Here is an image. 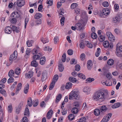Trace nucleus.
I'll return each instance as SVG.
<instances>
[{
    "instance_id": "15",
    "label": "nucleus",
    "mask_w": 122,
    "mask_h": 122,
    "mask_svg": "<svg viewBox=\"0 0 122 122\" xmlns=\"http://www.w3.org/2000/svg\"><path fill=\"white\" fill-rule=\"evenodd\" d=\"M75 27L77 30H80L82 28V25L81 23H77L75 25Z\"/></svg>"
},
{
    "instance_id": "8",
    "label": "nucleus",
    "mask_w": 122,
    "mask_h": 122,
    "mask_svg": "<svg viewBox=\"0 0 122 122\" xmlns=\"http://www.w3.org/2000/svg\"><path fill=\"white\" fill-rule=\"evenodd\" d=\"M101 114L106 112L108 108L105 105H103L99 107Z\"/></svg>"
},
{
    "instance_id": "23",
    "label": "nucleus",
    "mask_w": 122,
    "mask_h": 122,
    "mask_svg": "<svg viewBox=\"0 0 122 122\" xmlns=\"http://www.w3.org/2000/svg\"><path fill=\"white\" fill-rule=\"evenodd\" d=\"M72 83L70 82H68L66 85L65 88L66 89H69L72 86Z\"/></svg>"
},
{
    "instance_id": "52",
    "label": "nucleus",
    "mask_w": 122,
    "mask_h": 122,
    "mask_svg": "<svg viewBox=\"0 0 122 122\" xmlns=\"http://www.w3.org/2000/svg\"><path fill=\"white\" fill-rule=\"evenodd\" d=\"M0 93L5 96L6 95L5 91L4 89H2L0 90Z\"/></svg>"
},
{
    "instance_id": "29",
    "label": "nucleus",
    "mask_w": 122,
    "mask_h": 122,
    "mask_svg": "<svg viewBox=\"0 0 122 122\" xmlns=\"http://www.w3.org/2000/svg\"><path fill=\"white\" fill-rule=\"evenodd\" d=\"M114 61L112 59H109L107 62V64L111 66L113 65L114 63Z\"/></svg>"
},
{
    "instance_id": "33",
    "label": "nucleus",
    "mask_w": 122,
    "mask_h": 122,
    "mask_svg": "<svg viewBox=\"0 0 122 122\" xmlns=\"http://www.w3.org/2000/svg\"><path fill=\"white\" fill-rule=\"evenodd\" d=\"M30 112L28 109L27 108H26L25 109L24 112V115L27 116H29Z\"/></svg>"
},
{
    "instance_id": "55",
    "label": "nucleus",
    "mask_w": 122,
    "mask_h": 122,
    "mask_svg": "<svg viewBox=\"0 0 122 122\" xmlns=\"http://www.w3.org/2000/svg\"><path fill=\"white\" fill-rule=\"evenodd\" d=\"M70 63L71 64H75L76 63V61L75 59L73 58L71 59L70 61Z\"/></svg>"
},
{
    "instance_id": "37",
    "label": "nucleus",
    "mask_w": 122,
    "mask_h": 122,
    "mask_svg": "<svg viewBox=\"0 0 122 122\" xmlns=\"http://www.w3.org/2000/svg\"><path fill=\"white\" fill-rule=\"evenodd\" d=\"M78 75L79 77L84 80L86 79V77L85 76L81 73H79L78 74Z\"/></svg>"
},
{
    "instance_id": "9",
    "label": "nucleus",
    "mask_w": 122,
    "mask_h": 122,
    "mask_svg": "<svg viewBox=\"0 0 122 122\" xmlns=\"http://www.w3.org/2000/svg\"><path fill=\"white\" fill-rule=\"evenodd\" d=\"M47 73L46 71H44L42 73V77L41 78V80L42 81H45L47 79Z\"/></svg>"
},
{
    "instance_id": "25",
    "label": "nucleus",
    "mask_w": 122,
    "mask_h": 122,
    "mask_svg": "<svg viewBox=\"0 0 122 122\" xmlns=\"http://www.w3.org/2000/svg\"><path fill=\"white\" fill-rule=\"evenodd\" d=\"M14 71L12 70H10L8 73V76L10 77H12L14 76Z\"/></svg>"
},
{
    "instance_id": "6",
    "label": "nucleus",
    "mask_w": 122,
    "mask_h": 122,
    "mask_svg": "<svg viewBox=\"0 0 122 122\" xmlns=\"http://www.w3.org/2000/svg\"><path fill=\"white\" fill-rule=\"evenodd\" d=\"M17 3L18 6L21 7L25 5V2L24 0H17Z\"/></svg>"
},
{
    "instance_id": "21",
    "label": "nucleus",
    "mask_w": 122,
    "mask_h": 122,
    "mask_svg": "<svg viewBox=\"0 0 122 122\" xmlns=\"http://www.w3.org/2000/svg\"><path fill=\"white\" fill-rule=\"evenodd\" d=\"M31 64L32 66L36 67L38 66V62L36 61L33 60L31 62Z\"/></svg>"
},
{
    "instance_id": "13",
    "label": "nucleus",
    "mask_w": 122,
    "mask_h": 122,
    "mask_svg": "<svg viewBox=\"0 0 122 122\" xmlns=\"http://www.w3.org/2000/svg\"><path fill=\"white\" fill-rule=\"evenodd\" d=\"M11 29L13 31H15L17 33L19 32L20 30V29L15 26H12L11 27Z\"/></svg>"
},
{
    "instance_id": "2",
    "label": "nucleus",
    "mask_w": 122,
    "mask_h": 122,
    "mask_svg": "<svg viewBox=\"0 0 122 122\" xmlns=\"http://www.w3.org/2000/svg\"><path fill=\"white\" fill-rule=\"evenodd\" d=\"M80 98L79 95V92L76 89H74L70 93L69 99L70 100L74 99L78 100Z\"/></svg>"
},
{
    "instance_id": "31",
    "label": "nucleus",
    "mask_w": 122,
    "mask_h": 122,
    "mask_svg": "<svg viewBox=\"0 0 122 122\" xmlns=\"http://www.w3.org/2000/svg\"><path fill=\"white\" fill-rule=\"evenodd\" d=\"M61 95L60 94H59L57 96L56 100V103H57L60 101L61 98Z\"/></svg>"
},
{
    "instance_id": "3",
    "label": "nucleus",
    "mask_w": 122,
    "mask_h": 122,
    "mask_svg": "<svg viewBox=\"0 0 122 122\" xmlns=\"http://www.w3.org/2000/svg\"><path fill=\"white\" fill-rule=\"evenodd\" d=\"M17 51H15L10 56L9 60L11 63L17 58Z\"/></svg>"
},
{
    "instance_id": "46",
    "label": "nucleus",
    "mask_w": 122,
    "mask_h": 122,
    "mask_svg": "<svg viewBox=\"0 0 122 122\" xmlns=\"http://www.w3.org/2000/svg\"><path fill=\"white\" fill-rule=\"evenodd\" d=\"M66 56L65 53H64L62 57V60L63 62H65L66 59Z\"/></svg>"
},
{
    "instance_id": "49",
    "label": "nucleus",
    "mask_w": 122,
    "mask_h": 122,
    "mask_svg": "<svg viewBox=\"0 0 122 122\" xmlns=\"http://www.w3.org/2000/svg\"><path fill=\"white\" fill-rule=\"evenodd\" d=\"M28 122V120L27 117H24L22 118L21 122Z\"/></svg>"
},
{
    "instance_id": "28",
    "label": "nucleus",
    "mask_w": 122,
    "mask_h": 122,
    "mask_svg": "<svg viewBox=\"0 0 122 122\" xmlns=\"http://www.w3.org/2000/svg\"><path fill=\"white\" fill-rule=\"evenodd\" d=\"M42 16V14L39 13H36L35 15V18L36 19H38Z\"/></svg>"
},
{
    "instance_id": "32",
    "label": "nucleus",
    "mask_w": 122,
    "mask_h": 122,
    "mask_svg": "<svg viewBox=\"0 0 122 122\" xmlns=\"http://www.w3.org/2000/svg\"><path fill=\"white\" fill-rule=\"evenodd\" d=\"M78 112V108L73 107L72 109L71 112L73 113H77Z\"/></svg>"
},
{
    "instance_id": "26",
    "label": "nucleus",
    "mask_w": 122,
    "mask_h": 122,
    "mask_svg": "<svg viewBox=\"0 0 122 122\" xmlns=\"http://www.w3.org/2000/svg\"><path fill=\"white\" fill-rule=\"evenodd\" d=\"M27 104L29 107H31L32 106V103L31 97H29L28 98L27 101Z\"/></svg>"
},
{
    "instance_id": "63",
    "label": "nucleus",
    "mask_w": 122,
    "mask_h": 122,
    "mask_svg": "<svg viewBox=\"0 0 122 122\" xmlns=\"http://www.w3.org/2000/svg\"><path fill=\"white\" fill-rule=\"evenodd\" d=\"M73 105L76 107L78 108L79 106V103L77 102H75L73 103Z\"/></svg>"
},
{
    "instance_id": "62",
    "label": "nucleus",
    "mask_w": 122,
    "mask_h": 122,
    "mask_svg": "<svg viewBox=\"0 0 122 122\" xmlns=\"http://www.w3.org/2000/svg\"><path fill=\"white\" fill-rule=\"evenodd\" d=\"M59 37L58 36H56L54 38V43L55 44H56L57 41L59 40Z\"/></svg>"
},
{
    "instance_id": "30",
    "label": "nucleus",
    "mask_w": 122,
    "mask_h": 122,
    "mask_svg": "<svg viewBox=\"0 0 122 122\" xmlns=\"http://www.w3.org/2000/svg\"><path fill=\"white\" fill-rule=\"evenodd\" d=\"M21 72V69L19 68H17L15 70V73L17 75H19Z\"/></svg>"
},
{
    "instance_id": "41",
    "label": "nucleus",
    "mask_w": 122,
    "mask_h": 122,
    "mask_svg": "<svg viewBox=\"0 0 122 122\" xmlns=\"http://www.w3.org/2000/svg\"><path fill=\"white\" fill-rule=\"evenodd\" d=\"M94 80V79L93 78H91L90 77L87 78L86 80V83L87 82H91L93 81Z\"/></svg>"
},
{
    "instance_id": "20",
    "label": "nucleus",
    "mask_w": 122,
    "mask_h": 122,
    "mask_svg": "<svg viewBox=\"0 0 122 122\" xmlns=\"http://www.w3.org/2000/svg\"><path fill=\"white\" fill-rule=\"evenodd\" d=\"M29 88V85L28 83H27L24 89V92L25 94H26L28 93V91Z\"/></svg>"
},
{
    "instance_id": "47",
    "label": "nucleus",
    "mask_w": 122,
    "mask_h": 122,
    "mask_svg": "<svg viewBox=\"0 0 122 122\" xmlns=\"http://www.w3.org/2000/svg\"><path fill=\"white\" fill-rule=\"evenodd\" d=\"M77 122H86V118L84 117H82Z\"/></svg>"
},
{
    "instance_id": "4",
    "label": "nucleus",
    "mask_w": 122,
    "mask_h": 122,
    "mask_svg": "<svg viewBox=\"0 0 122 122\" xmlns=\"http://www.w3.org/2000/svg\"><path fill=\"white\" fill-rule=\"evenodd\" d=\"M112 115L111 113L107 114L104 116L101 122H107L109 119Z\"/></svg>"
},
{
    "instance_id": "34",
    "label": "nucleus",
    "mask_w": 122,
    "mask_h": 122,
    "mask_svg": "<svg viewBox=\"0 0 122 122\" xmlns=\"http://www.w3.org/2000/svg\"><path fill=\"white\" fill-rule=\"evenodd\" d=\"M104 46L106 48L109 47V42L107 41H104L103 43Z\"/></svg>"
},
{
    "instance_id": "16",
    "label": "nucleus",
    "mask_w": 122,
    "mask_h": 122,
    "mask_svg": "<svg viewBox=\"0 0 122 122\" xmlns=\"http://www.w3.org/2000/svg\"><path fill=\"white\" fill-rule=\"evenodd\" d=\"M103 14V15H108L110 13L109 10L107 8H105L102 10Z\"/></svg>"
},
{
    "instance_id": "11",
    "label": "nucleus",
    "mask_w": 122,
    "mask_h": 122,
    "mask_svg": "<svg viewBox=\"0 0 122 122\" xmlns=\"http://www.w3.org/2000/svg\"><path fill=\"white\" fill-rule=\"evenodd\" d=\"M6 33L10 34L11 32V28L9 26L6 27L4 29Z\"/></svg>"
},
{
    "instance_id": "1",
    "label": "nucleus",
    "mask_w": 122,
    "mask_h": 122,
    "mask_svg": "<svg viewBox=\"0 0 122 122\" xmlns=\"http://www.w3.org/2000/svg\"><path fill=\"white\" fill-rule=\"evenodd\" d=\"M108 96L107 91L106 92L105 94L103 92H100L95 94L93 97V99L96 101L102 102L105 100L106 96Z\"/></svg>"
},
{
    "instance_id": "5",
    "label": "nucleus",
    "mask_w": 122,
    "mask_h": 122,
    "mask_svg": "<svg viewBox=\"0 0 122 122\" xmlns=\"http://www.w3.org/2000/svg\"><path fill=\"white\" fill-rule=\"evenodd\" d=\"M23 105V102H21L19 104L18 107L16 108L15 112L17 114H18L20 112L21 109V107Z\"/></svg>"
},
{
    "instance_id": "45",
    "label": "nucleus",
    "mask_w": 122,
    "mask_h": 122,
    "mask_svg": "<svg viewBox=\"0 0 122 122\" xmlns=\"http://www.w3.org/2000/svg\"><path fill=\"white\" fill-rule=\"evenodd\" d=\"M78 6V4L76 3H73L71 5V7L72 9H73L75 8L77 6Z\"/></svg>"
},
{
    "instance_id": "14",
    "label": "nucleus",
    "mask_w": 122,
    "mask_h": 122,
    "mask_svg": "<svg viewBox=\"0 0 122 122\" xmlns=\"http://www.w3.org/2000/svg\"><path fill=\"white\" fill-rule=\"evenodd\" d=\"M53 112V111L52 110H50L48 112L46 117L47 119H49L51 118Z\"/></svg>"
},
{
    "instance_id": "35",
    "label": "nucleus",
    "mask_w": 122,
    "mask_h": 122,
    "mask_svg": "<svg viewBox=\"0 0 122 122\" xmlns=\"http://www.w3.org/2000/svg\"><path fill=\"white\" fill-rule=\"evenodd\" d=\"M58 78V76L57 75H55L52 81L54 82L55 83L57 81Z\"/></svg>"
},
{
    "instance_id": "17",
    "label": "nucleus",
    "mask_w": 122,
    "mask_h": 122,
    "mask_svg": "<svg viewBox=\"0 0 122 122\" xmlns=\"http://www.w3.org/2000/svg\"><path fill=\"white\" fill-rule=\"evenodd\" d=\"M87 68L89 70L91 69V67L92 65V61L91 60H88L87 64Z\"/></svg>"
},
{
    "instance_id": "59",
    "label": "nucleus",
    "mask_w": 122,
    "mask_h": 122,
    "mask_svg": "<svg viewBox=\"0 0 122 122\" xmlns=\"http://www.w3.org/2000/svg\"><path fill=\"white\" fill-rule=\"evenodd\" d=\"M8 109L9 112L11 113L12 110V107L11 105H9L8 107Z\"/></svg>"
},
{
    "instance_id": "38",
    "label": "nucleus",
    "mask_w": 122,
    "mask_h": 122,
    "mask_svg": "<svg viewBox=\"0 0 122 122\" xmlns=\"http://www.w3.org/2000/svg\"><path fill=\"white\" fill-rule=\"evenodd\" d=\"M108 39L109 40L111 41V42H113L115 40L114 37L112 34L109 37Z\"/></svg>"
},
{
    "instance_id": "10",
    "label": "nucleus",
    "mask_w": 122,
    "mask_h": 122,
    "mask_svg": "<svg viewBox=\"0 0 122 122\" xmlns=\"http://www.w3.org/2000/svg\"><path fill=\"white\" fill-rule=\"evenodd\" d=\"M38 54L39 55H35L33 56V60L36 61L37 60H39L40 58V57L43 55L41 53H39Z\"/></svg>"
},
{
    "instance_id": "54",
    "label": "nucleus",
    "mask_w": 122,
    "mask_h": 122,
    "mask_svg": "<svg viewBox=\"0 0 122 122\" xmlns=\"http://www.w3.org/2000/svg\"><path fill=\"white\" fill-rule=\"evenodd\" d=\"M65 17H62L60 20L62 26H63L64 25V23L65 20Z\"/></svg>"
},
{
    "instance_id": "48",
    "label": "nucleus",
    "mask_w": 122,
    "mask_h": 122,
    "mask_svg": "<svg viewBox=\"0 0 122 122\" xmlns=\"http://www.w3.org/2000/svg\"><path fill=\"white\" fill-rule=\"evenodd\" d=\"M67 52L69 55H71L73 54V52L72 50L70 49L68 50Z\"/></svg>"
},
{
    "instance_id": "60",
    "label": "nucleus",
    "mask_w": 122,
    "mask_h": 122,
    "mask_svg": "<svg viewBox=\"0 0 122 122\" xmlns=\"http://www.w3.org/2000/svg\"><path fill=\"white\" fill-rule=\"evenodd\" d=\"M31 51V49L29 48H27L26 51V54L29 55L30 52Z\"/></svg>"
},
{
    "instance_id": "40",
    "label": "nucleus",
    "mask_w": 122,
    "mask_h": 122,
    "mask_svg": "<svg viewBox=\"0 0 122 122\" xmlns=\"http://www.w3.org/2000/svg\"><path fill=\"white\" fill-rule=\"evenodd\" d=\"M69 81L72 82H76V78L73 77H70L69 78Z\"/></svg>"
},
{
    "instance_id": "57",
    "label": "nucleus",
    "mask_w": 122,
    "mask_h": 122,
    "mask_svg": "<svg viewBox=\"0 0 122 122\" xmlns=\"http://www.w3.org/2000/svg\"><path fill=\"white\" fill-rule=\"evenodd\" d=\"M85 55L84 53H82L81 55L80 58L81 60H83L85 59Z\"/></svg>"
},
{
    "instance_id": "42",
    "label": "nucleus",
    "mask_w": 122,
    "mask_h": 122,
    "mask_svg": "<svg viewBox=\"0 0 122 122\" xmlns=\"http://www.w3.org/2000/svg\"><path fill=\"white\" fill-rule=\"evenodd\" d=\"M41 41L44 44L46 42H48L49 41L46 38H44L43 37L41 38Z\"/></svg>"
},
{
    "instance_id": "22",
    "label": "nucleus",
    "mask_w": 122,
    "mask_h": 122,
    "mask_svg": "<svg viewBox=\"0 0 122 122\" xmlns=\"http://www.w3.org/2000/svg\"><path fill=\"white\" fill-rule=\"evenodd\" d=\"M58 69L59 71L61 72H62L64 69V67L62 64L60 63L58 64Z\"/></svg>"
},
{
    "instance_id": "56",
    "label": "nucleus",
    "mask_w": 122,
    "mask_h": 122,
    "mask_svg": "<svg viewBox=\"0 0 122 122\" xmlns=\"http://www.w3.org/2000/svg\"><path fill=\"white\" fill-rule=\"evenodd\" d=\"M108 3L106 1L102 3V6L105 7H107L108 6Z\"/></svg>"
},
{
    "instance_id": "44",
    "label": "nucleus",
    "mask_w": 122,
    "mask_h": 122,
    "mask_svg": "<svg viewBox=\"0 0 122 122\" xmlns=\"http://www.w3.org/2000/svg\"><path fill=\"white\" fill-rule=\"evenodd\" d=\"M55 84V83L52 81L49 86V90H51L52 89L54 86Z\"/></svg>"
},
{
    "instance_id": "53",
    "label": "nucleus",
    "mask_w": 122,
    "mask_h": 122,
    "mask_svg": "<svg viewBox=\"0 0 122 122\" xmlns=\"http://www.w3.org/2000/svg\"><path fill=\"white\" fill-rule=\"evenodd\" d=\"M14 80L13 78L12 77H10L8 80V82L10 83L13 82L14 81Z\"/></svg>"
},
{
    "instance_id": "36",
    "label": "nucleus",
    "mask_w": 122,
    "mask_h": 122,
    "mask_svg": "<svg viewBox=\"0 0 122 122\" xmlns=\"http://www.w3.org/2000/svg\"><path fill=\"white\" fill-rule=\"evenodd\" d=\"M12 19L10 18L9 19V20L10 21L12 24H15L17 22V20L16 19L12 18Z\"/></svg>"
},
{
    "instance_id": "43",
    "label": "nucleus",
    "mask_w": 122,
    "mask_h": 122,
    "mask_svg": "<svg viewBox=\"0 0 122 122\" xmlns=\"http://www.w3.org/2000/svg\"><path fill=\"white\" fill-rule=\"evenodd\" d=\"M91 37L93 39H96L97 38V36L96 34L93 32L91 33Z\"/></svg>"
},
{
    "instance_id": "58",
    "label": "nucleus",
    "mask_w": 122,
    "mask_h": 122,
    "mask_svg": "<svg viewBox=\"0 0 122 122\" xmlns=\"http://www.w3.org/2000/svg\"><path fill=\"white\" fill-rule=\"evenodd\" d=\"M67 110L66 109H63L61 111V113L63 115H65L67 113Z\"/></svg>"
},
{
    "instance_id": "24",
    "label": "nucleus",
    "mask_w": 122,
    "mask_h": 122,
    "mask_svg": "<svg viewBox=\"0 0 122 122\" xmlns=\"http://www.w3.org/2000/svg\"><path fill=\"white\" fill-rule=\"evenodd\" d=\"M100 113L101 112L100 109L97 108L94 111V114L96 116H98Z\"/></svg>"
},
{
    "instance_id": "61",
    "label": "nucleus",
    "mask_w": 122,
    "mask_h": 122,
    "mask_svg": "<svg viewBox=\"0 0 122 122\" xmlns=\"http://www.w3.org/2000/svg\"><path fill=\"white\" fill-rule=\"evenodd\" d=\"M52 50L51 48H50L49 46H46L44 50H45L50 51Z\"/></svg>"
},
{
    "instance_id": "39",
    "label": "nucleus",
    "mask_w": 122,
    "mask_h": 122,
    "mask_svg": "<svg viewBox=\"0 0 122 122\" xmlns=\"http://www.w3.org/2000/svg\"><path fill=\"white\" fill-rule=\"evenodd\" d=\"M75 116L73 114H71L68 116V118L70 120H73L75 118Z\"/></svg>"
},
{
    "instance_id": "51",
    "label": "nucleus",
    "mask_w": 122,
    "mask_h": 122,
    "mask_svg": "<svg viewBox=\"0 0 122 122\" xmlns=\"http://www.w3.org/2000/svg\"><path fill=\"white\" fill-rule=\"evenodd\" d=\"M75 68L76 71H78L80 70V66L79 65H76L75 66Z\"/></svg>"
},
{
    "instance_id": "12",
    "label": "nucleus",
    "mask_w": 122,
    "mask_h": 122,
    "mask_svg": "<svg viewBox=\"0 0 122 122\" xmlns=\"http://www.w3.org/2000/svg\"><path fill=\"white\" fill-rule=\"evenodd\" d=\"M118 44H117L116 46V53L117 55L119 57H121L122 56V54L121 53V51H119L118 50Z\"/></svg>"
},
{
    "instance_id": "7",
    "label": "nucleus",
    "mask_w": 122,
    "mask_h": 122,
    "mask_svg": "<svg viewBox=\"0 0 122 122\" xmlns=\"http://www.w3.org/2000/svg\"><path fill=\"white\" fill-rule=\"evenodd\" d=\"M11 17L15 19L18 18L19 16V14L17 11H15L13 12L11 15Z\"/></svg>"
},
{
    "instance_id": "18",
    "label": "nucleus",
    "mask_w": 122,
    "mask_h": 122,
    "mask_svg": "<svg viewBox=\"0 0 122 122\" xmlns=\"http://www.w3.org/2000/svg\"><path fill=\"white\" fill-rule=\"evenodd\" d=\"M46 61V59L45 57L44 56L41 57L40 61V64L41 65H44Z\"/></svg>"
},
{
    "instance_id": "64",
    "label": "nucleus",
    "mask_w": 122,
    "mask_h": 122,
    "mask_svg": "<svg viewBox=\"0 0 122 122\" xmlns=\"http://www.w3.org/2000/svg\"><path fill=\"white\" fill-rule=\"evenodd\" d=\"M87 43L86 45L89 48H92V47L93 46L90 43L87 42Z\"/></svg>"
},
{
    "instance_id": "50",
    "label": "nucleus",
    "mask_w": 122,
    "mask_h": 122,
    "mask_svg": "<svg viewBox=\"0 0 122 122\" xmlns=\"http://www.w3.org/2000/svg\"><path fill=\"white\" fill-rule=\"evenodd\" d=\"M31 41H30L28 40L27 41L26 44L28 47H30L32 46Z\"/></svg>"
},
{
    "instance_id": "27",
    "label": "nucleus",
    "mask_w": 122,
    "mask_h": 122,
    "mask_svg": "<svg viewBox=\"0 0 122 122\" xmlns=\"http://www.w3.org/2000/svg\"><path fill=\"white\" fill-rule=\"evenodd\" d=\"M119 21V18L117 16L114 17L112 19V21L114 23H117Z\"/></svg>"
},
{
    "instance_id": "19",
    "label": "nucleus",
    "mask_w": 122,
    "mask_h": 122,
    "mask_svg": "<svg viewBox=\"0 0 122 122\" xmlns=\"http://www.w3.org/2000/svg\"><path fill=\"white\" fill-rule=\"evenodd\" d=\"M83 91L87 94L89 93L91 90L90 88L88 87H85L83 89Z\"/></svg>"
}]
</instances>
